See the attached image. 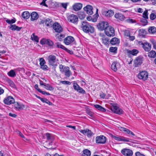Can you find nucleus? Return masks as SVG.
I'll return each mask as SVG.
<instances>
[{"mask_svg": "<svg viewBox=\"0 0 156 156\" xmlns=\"http://www.w3.org/2000/svg\"><path fill=\"white\" fill-rule=\"evenodd\" d=\"M82 25L83 30L85 33H93L94 32V27L91 26L87 22H82Z\"/></svg>", "mask_w": 156, "mask_h": 156, "instance_id": "f257e3e1", "label": "nucleus"}, {"mask_svg": "<svg viewBox=\"0 0 156 156\" xmlns=\"http://www.w3.org/2000/svg\"><path fill=\"white\" fill-rule=\"evenodd\" d=\"M109 24L108 22L105 21H101L97 25L98 29L100 31H105Z\"/></svg>", "mask_w": 156, "mask_h": 156, "instance_id": "f03ea898", "label": "nucleus"}, {"mask_svg": "<svg viewBox=\"0 0 156 156\" xmlns=\"http://www.w3.org/2000/svg\"><path fill=\"white\" fill-rule=\"evenodd\" d=\"M48 60L49 64L52 66H55L57 65V61L56 57L53 55H49L48 57Z\"/></svg>", "mask_w": 156, "mask_h": 156, "instance_id": "7ed1b4c3", "label": "nucleus"}, {"mask_svg": "<svg viewBox=\"0 0 156 156\" xmlns=\"http://www.w3.org/2000/svg\"><path fill=\"white\" fill-rule=\"evenodd\" d=\"M105 32L106 35L109 37H113L115 35V30L114 28L109 25L105 30Z\"/></svg>", "mask_w": 156, "mask_h": 156, "instance_id": "20e7f679", "label": "nucleus"}, {"mask_svg": "<svg viewBox=\"0 0 156 156\" xmlns=\"http://www.w3.org/2000/svg\"><path fill=\"white\" fill-rule=\"evenodd\" d=\"M112 137L115 140L119 141L129 142L130 141V140L128 138L118 135L114 136L112 135Z\"/></svg>", "mask_w": 156, "mask_h": 156, "instance_id": "39448f33", "label": "nucleus"}, {"mask_svg": "<svg viewBox=\"0 0 156 156\" xmlns=\"http://www.w3.org/2000/svg\"><path fill=\"white\" fill-rule=\"evenodd\" d=\"M39 60L40 62V68L44 71L48 70V67L47 65H45L46 62L45 60L43 58H40Z\"/></svg>", "mask_w": 156, "mask_h": 156, "instance_id": "423d86ee", "label": "nucleus"}, {"mask_svg": "<svg viewBox=\"0 0 156 156\" xmlns=\"http://www.w3.org/2000/svg\"><path fill=\"white\" fill-rule=\"evenodd\" d=\"M96 142L97 144H104L106 143V138L103 135L97 136L96 138Z\"/></svg>", "mask_w": 156, "mask_h": 156, "instance_id": "0eeeda50", "label": "nucleus"}, {"mask_svg": "<svg viewBox=\"0 0 156 156\" xmlns=\"http://www.w3.org/2000/svg\"><path fill=\"white\" fill-rule=\"evenodd\" d=\"M148 74L147 72L144 71L140 72L138 75V78L143 80H147L148 77Z\"/></svg>", "mask_w": 156, "mask_h": 156, "instance_id": "6e6552de", "label": "nucleus"}, {"mask_svg": "<svg viewBox=\"0 0 156 156\" xmlns=\"http://www.w3.org/2000/svg\"><path fill=\"white\" fill-rule=\"evenodd\" d=\"M53 28L55 32L60 33L62 31V28L61 26L58 23H55L53 25Z\"/></svg>", "mask_w": 156, "mask_h": 156, "instance_id": "1a4fd4ad", "label": "nucleus"}, {"mask_svg": "<svg viewBox=\"0 0 156 156\" xmlns=\"http://www.w3.org/2000/svg\"><path fill=\"white\" fill-rule=\"evenodd\" d=\"M111 110L114 113L118 114H122L123 112L122 109L116 105H112L111 107Z\"/></svg>", "mask_w": 156, "mask_h": 156, "instance_id": "9d476101", "label": "nucleus"}, {"mask_svg": "<svg viewBox=\"0 0 156 156\" xmlns=\"http://www.w3.org/2000/svg\"><path fill=\"white\" fill-rule=\"evenodd\" d=\"M14 107L16 110L20 111L23 110L25 108V106L22 104L14 102Z\"/></svg>", "mask_w": 156, "mask_h": 156, "instance_id": "9b49d317", "label": "nucleus"}, {"mask_svg": "<svg viewBox=\"0 0 156 156\" xmlns=\"http://www.w3.org/2000/svg\"><path fill=\"white\" fill-rule=\"evenodd\" d=\"M74 40V39L73 37L69 36L64 39V42L66 45H69L72 44Z\"/></svg>", "mask_w": 156, "mask_h": 156, "instance_id": "f8f14e48", "label": "nucleus"}, {"mask_svg": "<svg viewBox=\"0 0 156 156\" xmlns=\"http://www.w3.org/2000/svg\"><path fill=\"white\" fill-rule=\"evenodd\" d=\"M40 42L42 45L46 44L50 46H52L53 44V42L51 40L44 38L41 39Z\"/></svg>", "mask_w": 156, "mask_h": 156, "instance_id": "ddd939ff", "label": "nucleus"}, {"mask_svg": "<svg viewBox=\"0 0 156 156\" xmlns=\"http://www.w3.org/2000/svg\"><path fill=\"white\" fill-rule=\"evenodd\" d=\"M122 153L125 156H132L133 154L132 151L130 149H124L121 151Z\"/></svg>", "mask_w": 156, "mask_h": 156, "instance_id": "4468645a", "label": "nucleus"}, {"mask_svg": "<svg viewBox=\"0 0 156 156\" xmlns=\"http://www.w3.org/2000/svg\"><path fill=\"white\" fill-rule=\"evenodd\" d=\"M119 129L121 132H124V133H126L129 134L133 136H134V134L130 130L126 128H125L122 127H118Z\"/></svg>", "mask_w": 156, "mask_h": 156, "instance_id": "2eb2a0df", "label": "nucleus"}, {"mask_svg": "<svg viewBox=\"0 0 156 156\" xmlns=\"http://www.w3.org/2000/svg\"><path fill=\"white\" fill-rule=\"evenodd\" d=\"M4 103L7 105H10L15 102V100L13 98L10 96L6 97L4 100Z\"/></svg>", "mask_w": 156, "mask_h": 156, "instance_id": "dca6fc26", "label": "nucleus"}, {"mask_svg": "<svg viewBox=\"0 0 156 156\" xmlns=\"http://www.w3.org/2000/svg\"><path fill=\"white\" fill-rule=\"evenodd\" d=\"M84 10L89 15H92L93 13V7L90 5H87L83 8Z\"/></svg>", "mask_w": 156, "mask_h": 156, "instance_id": "f3484780", "label": "nucleus"}, {"mask_svg": "<svg viewBox=\"0 0 156 156\" xmlns=\"http://www.w3.org/2000/svg\"><path fill=\"white\" fill-rule=\"evenodd\" d=\"M120 67V65L119 63L117 62H114L112 64L111 68L113 70L116 72Z\"/></svg>", "mask_w": 156, "mask_h": 156, "instance_id": "a211bd4d", "label": "nucleus"}, {"mask_svg": "<svg viewBox=\"0 0 156 156\" xmlns=\"http://www.w3.org/2000/svg\"><path fill=\"white\" fill-rule=\"evenodd\" d=\"M68 20L70 22L75 23L77 21L78 18L76 16L71 15L69 16Z\"/></svg>", "mask_w": 156, "mask_h": 156, "instance_id": "6ab92c4d", "label": "nucleus"}, {"mask_svg": "<svg viewBox=\"0 0 156 156\" xmlns=\"http://www.w3.org/2000/svg\"><path fill=\"white\" fill-rule=\"evenodd\" d=\"M30 16V20L31 21H34L36 20L39 17V16L38 14L34 12H33L31 13Z\"/></svg>", "mask_w": 156, "mask_h": 156, "instance_id": "aec40b11", "label": "nucleus"}, {"mask_svg": "<svg viewBox=\"0 0 156 156\" xmlns=\"http://www.w3.org/2000/svg\"><path fill=\"white\" fill-rule=\"evenodd\" d=\"M52 21L51 19L48 18L44 20H42L41 21V23H45L47 26H50L51 25Z\"/></svg>", "mask_w": 156, "mask_h": 156, "instance_id": "412c9836", "label": "nucleus"}, {"mask_svg": "<svg viewBox=\"0 0 156 156\" xmlns=\"http://www.w3.org/2000/svg\"><path fill=\"white\" fill-rule=\"evenodd\" d=\"M64 73L65 76L69 77L71 75V73L69 70V68L68 67H65L64 68V70L63 73Z\"/></svg>", "mask_w": 156, "mask_h": 156, "instance_id": "4be33fe9", "label": "nucleus"}, {"mask_svg": "<svg viewBox=\"0 0 156 156\" xmlns=\"http://www.w3.org/2000/svg\"><path fill=\"white\" fill-rule=\"evenodd\" d=\"M114 13V12L112 10H109L107 11L104 12L103 14L107 17H110L113 15Z\"/></svg>", "mask_w": 156, "mask_h": 156, "instance_id": "5701e85b", "label": "nucleus"}, {"mask_svg": "<svg viewBox=\"0 0 156 156\" xmlns=\"http://www.w3.org/2000/svg\"><path fill=\"white\" fill-rule=\"evenodd\" d=\"M143 47L146 51H149L151 48V44L148 43H145L143 44Z\"/></svg>", "mask_w": 156, "mask_h": 156, "instance_id": "b1692460", "label": "nucleus"}, {"mask_svg": "<svg viewBox=\"0 0 156 156\" xmlns=\"http://www.w3.org/2000/svg\"><path fill=\"white\" fill-rule=\"evenodd\" d=\"M82 6V4L80 3H76L73 6V9L75 11H78L81 9Z\"/></svg>", "mask_w": 156, "mask_h": 156, "instance_id": "393cba45", "label": "nucleus"}, {"mask_svg": "<svg viewBox=\"0 0 156 156\" xmlns=\"http://www.w3.org/2000/svg\"><path fill=\"white\" fill-rule=\"evenodd\" d=\"M127 52L129 55H136L138 53V51L136 49H133L132 50H127Z\"/></svg>", "mask_w": 156, "mask_h": 156, "instance_id": "a878e982", "label": "nucleus"}, {"mask_svg": "<svg viewBox=\"0 0 156 156\" xmlns=\"http://www.w3.org/2000/svg\"><path fill=\"white\" fill-rule=\"evenodd\" d=\"M119 40L116 37L112 38L110 41L111 44L112 45H116L119 43Z\"/></svg>", "mask_w": 156, "mask_h": 156, "instance_id": "bb28decb", "label": "nucleus"}, {"mask_svg": "<svg viewBox=\"0 0 156 156\" xmlns=\"http://www.w3.org/2000/svg\"><path fill=\"white\" fill-rule=\"evenodd\" d=\"M9 28L12 31L16 30L19 31L22 29V27L16 26L15 24H11Z\"/></svg>", "mask_w": 156, "mask_h": 156, "instance_id": "cd10ccee", "label": "nucleus"}, {"mask_svg": "<svg viewBox=\"0 0 156 156\" xmlns=\"http://www.w3.org/2000/svg\"><path fill=\"white\" fill-rule=\"evenodd\" d=\"M114 16L116 18L121 21L125 19V17L124 15L120 13H116L115 15Z\"/></svg>", "mask_w": 156, "mask_h": 156, "instance_id": "c85d7f7f", "label": "nucleus"}, {"mask_svg": "<svg viewBox=\"0 0 156 156\" xmlns=\"http://www.w3.org/2000/svg\"><path fill=\"white\" fill-rule=\"evenodd\" d=\"M147 34V31L144 29H140L139 30V35L140 37H144Z\"/></svg>", "mask_w": 156, "mask_h": 156, "instance_id": "c756f323", "label": "nucleus"}, {"mask_svg": "<svg viewBox=\"0 0 156 156\" xmlns=\"http://www.w3.org/2000/svg\"><path fill=\"white\" fill-rule=\"evenodd\" d=\"M48 3L49 7L51 8H55L57 5V3L56 2L51 0L48 1Z\"/></svg>", "mask_w": 156, "mask_h": 156, "instance_id": "7c9ffc66", "label": "nucleus"}, {"mask_svg": "<svg viewBox=\"0 0 156 156\" xmlns=\"http://www.w3.org/2000/svg\"><path fill=\"white\" fill-rule=\"evenodd\" d=\"M16 71L15 69L13 70H11L7 73L8 75L10 77H14L16 76Z\"/></svg>", "mask_w": 156, "mask_h": 156, "instance_id": "2f4dec72", "label": "nucleus"}, {"mask_svg": "<svg viewBox=\"0 0 156 156\" xmlns=\"http://www.w3.org/2000/svg\"><path fill=\"white\" fill-rule=\"evenodd\" d=\"M31 39L37 43H38L39 42V37H38L34 33H33L31 36Z\"/></svg>", "mask_w": 156, "mask_h": 156, "instance_id": "473e14b6", "label": "nucleus"}, {"mask_svg": "<svg viewBox=\"0 0 156 156\" xmlns=\"http://www.w3.org/2000/svg\"><path fill=\"white\" fill-rule=\"evenodd\" d=\"M30 16V13L28 11L23 12L22 14V17L26 19H28Z\"/></svg>", "mask_w": 156, "mask_h": 156, "instance_id": "72a5a7b5", "label": "nucleus"}, {"mask_svg": "<svg viewBox=\"0 0 156 156\" xmlns=\"http://www.w3.org/2000/svg\"><path fill=\"white\" fill-rule=\"evenodd\" d=\"M90 151L88 150L85 149L83 151L82 156H90Z\"/></svg>", "mask_w": 156, "mask_h": 156, "instance_id": "f704fd0d", "label": "nucleus"}, {"mask_svg": "<svg viewBox=\"0 0 156 156\" xmlns=\"http://www.w3.org/2000/svg\"><path fill=\"white\" fill-rule=\"evenodd\" d=\"M94 107L98 109L99 110L102 112H105L106 111V110L105 109L102 107L100 105H94Z\"/></svg>", "mask_w": 156, "mask_h": 156, "instance_id": "c9c22d12", "label": "nucleus"}, {"mask_svg": "<svg viewBox=\"0 0 156 156\" xmlns=\"http://www.w3.org/2000/svg\"><path fill=\"white\" fill-rule=\"evenodd\" d=\"M148 56L150 58H154L156 56V52L154 51H151L148 53Z\"/></svg>", "mask_w": 156, "mask_h": 156, "instance_id": "e433bc0d", "label": "nucleus"}, {"mask_svg": "<svg viewBox=\"0 0 156 156\" xmlns=\"http://www.w3.org/2000/svg\"><path fill=\"white\" fill-rule=\"evenodd\" d=\"M98 9H96V13L93 16L94 18L92 20V22H95L97 21V19L99 16V15L98 13Z\"/></svg>", "mask_w": 156, "mask_h": 156, "instance_id": "4c0bfd02", "label": "nucleus"}, {"mask_svg": "<svg viewBox=\"0 0 156 156\" xmlns=\"http://www.w3.org/2000/svg\"><path fill=\"white\" fill-rule=\"evenodd\" d=\"M142 59L139 57L137 58L135 60V63L137 65H140L142 63Z\"/></svg>", "mask_w": 156, "mask_h": 156, "instance_id": "58836bf2", "label": "nucleus"}, {"mask_svg": "<svg viewBox=\"0 0 156 156\" xmlns=\"http://www.w3.org/2000/svg\"><path fill=\"white\" fill-rule=\"evenodd\" d=\"M57 38L58 39V40L60 41H62L63 39L65 37V35L63 34H58L56 36Z\"/></svg>", "mask_w": 156, "mask_h": 156, "instance_id": "ea45409f", "label": "nucleus"}, {"mask_svg": "<svg viewBox=\"0 0 156 156\" xmlns=\"http://www.w3.org/2000/svg\"><path fill=\"white\" fill-rule=\"evenodd\" d=\"M123 35L126 37H128L130 35V31L128 30H125L123 31Z\"/></svg>", "mask_w": 156, "mask_h": 156, "instance_id": "a19ab883", "label": "nucleus"}, {"mask_svg": "<svg viewBox=\"0 0 156 156\" xmlns=\"http://www.w3.org/2000/svg\"><path fill=\"white\" fill-rule=\"evenodd\" d=\"M44 88L47 90H54V88L51 85L49 84H46L44 85Z\"/></svg>", "mask_w": 156, "mask_h": 156, "instance_id": "79ce46f5", "label": "nucleus"}, {"mask_svg": "<svg viewBox=\"0 0 156 156\" xmlns=\"http://www.w3.org/2000/svg\"><path fill=\"white\" fill-rule=\"evenodd\" d=\"M148 32L150 33L153 34L155 32H156V28L154 27H152L149 28L148 29Z\"/></svg>", "mask_w": 156, "mask_h": 156, "instance_id": "37998d69", "label": "nucleus"}, {"mask_svg": "<svg viewBox=\"0 0 156 156\" xmlns=\"http://www.w3.org/2000/svg\"><path fill=\"white\" fill-rule=\"evenodd\" d=\"M147 19L143 18L140 19V22L142 23L143 25L145 26L148 23Z\"/></svg>", "mask_w": 156, "mask_h": 156, "instance_id": "c03bdc74", "label": "nucleus"}, {"mask_svg": "<svg viewBox=\"0 0 156 156\" xmlns=\"http://www.w3.org/2000/svg\"><path fill=\"white\" fill-rule=\"evenodd\" d=\"M78 16L80 19H82L85 18L86 15L83 12H80L78 13Z\"/></svg>", "mask_w": 156, "mask_h": 156, "instance_id": "a18cd8bd", "label": "nucleus"}, {"mask_svg": "<svg viewBox=\"0 0 156 156\" xmlns=\"http://www.w3.org/2000/svg\"><path fill=\"white\" fill-rule=\"evenodd\" d=\"M55 44L57 47L58 48H60L63 50L66 49V48L64 46L61 44L59 43H56Z\"/></svg>", "mask_w": 156, "mask_h": 156, "instance_id": "49530a36", "label": "nucleus"}, {"mask_svg": "<svg viewBox=\"0 0 156 156\" xmlns=\"http://www.w3.org/2000/svg\"><path fill=\"white\" fill-rule=\"evenodd\" d=\"M16 20L15 18H14L12 19L11 20H9L8 19H7L5 20V21L8 24H11L14 23L16 22Z\"/></svg>", "mask_w": 156, "mask_h": 156, "instance_id": "de8ad7c7", "label": "nucleus"}, {"mask_svg": "<svg viewBox=\"0 0 156 156\" xmlns=\"http://www.w3.org/2000/svg\"><path fill=\"white\" fill-rule=\"evenodd\" d=\"M143 18L148 19V11L145 10L144 11L143 13Z\"/></svg>", "mask_w": 156, "mask_h": 156, "instance_id": "09e8293b", "label": "nucleus"}, {"mask_svg": "<svg viewBox=\"0 0 156 156\" xmlns=\"http://www.w3.org/2000/svg\"><path fill=\"white\" fill-rule=\"evenodd\" d=\"M41 99V101L43 102L47 103L50 105L52 104V103L48 99L46 98H43V99Z\"/></svg>", "mask_w": 156, "mask_h": 156, "instance_id": "8fccbe9b", "label": "nucleus"}, {"mask_svg": "<svg viewBox=\"0 0 156 156\" xmlns=\"http://www.w3.org/2000/svg\"><path fill=\"white\" fill-rule=\"evenodd\" d=\"M117 48V47H111L110 48L109 50L112 52L116 53Z\"/></svg>", "mask_w": 156, "mask_h": 156, "instance_id": "3c124183", "label": "nucleus"}, {"mask_svg": "<svg viewBox=\"0 0 156 156\" xmlns=\"http://www.w3.org/2000/svg\"><path fill=\"white\" fill-rule=\"evenodd\" d=\"M156 18L155 13H151L150 15V18L151 20H154Z\"/></svg>", "mask_w": 156, "mask_h": 156, "instance_id": "603ef678", "label": "nucleus"}, {"mask_svg": "<svg viewBox=\"0 0 156 156\" xmlns=\"http://www.w3.org/2000/svg\"><path fill=\"white\" fill-rule=\"evenodd\" d=\"M101 40L103 43L105 45H107L108 44V39L106 38L105 37H102L101 38Z\"/></svg>", "mask_w": 156, "mask_h": 156, "instance_id": "864d4df0", "label": "nucleus"}, {"mask_svg": "<svg viewBox=\"0 0 156 156\" xmlns=\"http://www.w3.org/2000/svg\"><path fill=\"white\" fill-rule=\"evenodd\" d=\"M46 136L47 137V139L48 140H52L53 139V137L50 133H46Z\"/></svg>", "mask_w": 156, "mask_h": 156, "instance_id": "5fc2aeb1", "label": "nucleus"}, {"mask_svg": "<svg viewBox=\"0 0 156 156\" xmlns=\"http://www.w3.org/2000/svg\"><path fill=\"white\" fill-rule=\"evenodd\" d=\"M126 22L128 23H134L136 22V20H135L131 19H128L126 20Z\"/></svg>", "mask_w": 156, "mask_h": 156, "instance_id": "6e6d98bb", "label": "nucleus"}, {"mask_svg": "<svg viewBox=\"0 0 156 156\" xmlns=\"http://www.w3.org/2000/svg\"><path fill=\"white\" fill-rule=\"evenodd\" d=\"M68 4V3H59V5L62 6L64 9L65 10H66V9L67 7Z\"/></svg>", "mask_w": 156, "mask_h": 156, "instance_id": "4d7b16f0", "label": "nucleus"}, {"mask_svg": "<svg viewBox=\"0 0 156 156\" xmlns=\"http://www.w3.org/2000/svg\"><path fill=\"white\" fill-rule=\"evenodd\" d=\"M73 87L74 90L77 91L80 87L74 81L73 82Z\"/></svg>", "mask_w": 156, "mask_h": 156, "instance_id": "13d9d810", "label": "nucleus"}, {"mask_svg": "<svg viewBox=\"0 0 156 156\" xmlns=\"http://www.w3.org/2000/svg\"><path fill=\"white\" fill-rule=\"evenodd\" d=\"M15 70L18 71L19 72H21L22 73H25V70L23 68H18L17 69H15Z\"/></svg>", "mask_w": 156, "mask_h": 156, "instance_id": "bf43d9fd", "label": "nucleus"}, {"mask_svg": "<svg viewBox=\"0 0 156 156\" xmlns=\"http://www.w3.org/2000/svg\"><path fill=\"white\" fill-rule=\"evenodd\" d=\"M77 91L79 92V93L83 94H85L86 92L85 91L80 87L78 89Z\"/></svg>", "mask_w": 156, "mask_h": 156, "instance_id": "052dcab7", "label": "nucleus"}, {"mask_svg": "<svg viewBox=\"0 0 156 156\" xmlns=\"http://www.w3.org/2000/svg\"><path fill=\"white\" fill-rule=\"evenodd\" d=\"M93 133L89 129H87L86 134L88 136H91L92 135Z\"/></svg>", "mask_w": 156, "mask_h": 156, "instance_id": "680f3d73", "label": "nucleus"}, {"mask_svg": "<svg viewBox=\"0 0 156 156\" xmlns=\"http://www.w3.org/2000/svg\"><path fill=\"white\" fill-rule=\"evenodd\" d=\"M60 82L64 85H70L71 84V83L69 81H61Z\"/></svg>", "mask_w": 156, "mask_h": 156, "instance_id": "e2e57ef3", "label": "nucleus"}, {"mask_svg": "<svg viewBox=\"0 0 156 156\" xmlns=\"http://www.w3.org/2000/svg\"><path fill=\"white\" fill-rule=\"evenodd\" d=\"M59 67L60 70V72L63 73V71L64 70V66L62 65H60L59 66Z\"/></svg>", "mask_w": 156, "mask_h": 156, "instance_id": "0e129e2a", "label": "nucleus"}, {"mask_svg": "<svg viewBox=\"0 0 156 156\" xmlns=\"http://www.w3.org/2000/svg\"><path fill=\"white\" fill-rule=\"evenodd\" d=\"M100 96L103 98L108 99V98L106 96L105 94L102 93L100 94Z\"/></svg>", "mask_w": 156, "mask_h": 156, "instance_id": "69168bd1", "label": "nucleus"}, {"mask_svg": "<svg viewBox=\"0 0 156 156\" xmlns=\"http://www.w3.org/2000/svg\"><path fill=\"white\" fill-rule=\"evenodd\" d=\"M47 0H42L41 2V3L40 5H42L46 7H48V5L45 4V2Z\"/></svg>", "mask_w": 156, "mask_h": 156, "instance_id": "338daca9", "label": "nucleus"}, {"mask_svg": "<svg viewBox=\"0 0 156 156\" xmlns=\"http://www.w3.org/2000/svg\"><path fill=\"white\" fill-rule=\"evenodd\" d=\"M9 85L10 86H11V87H15V85L14 83L12 81H10L9 82Z\"/></svg>", "mask_w": 156, "mask_h": 156, "instance_id": "774afa93", "label": "nucleus"}]
</instances>
